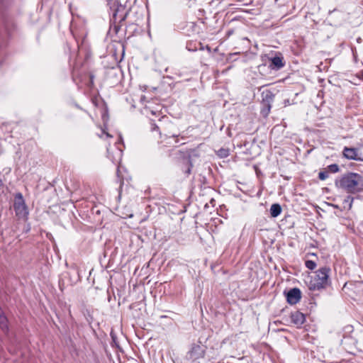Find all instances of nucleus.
Wrapping results in <instances>:
<instances>
[{"instance_id":"12","label":"nucleus","mask_w":363,"mask_h":363,"mask_svg":"<svg viewBox=\"0 0 363 363\" xmlns=\"http://www.w3.org/2000/svg\"><path fill=\"white\" fill-rule=\"evenodd\" d=\"M328 172L336 173L340 170L339 166L337 164H332L327 167Z\"/></svg>"},{"instance_id":"7","label":"nucleus","mask_w":363,"mask_h":363,"mask_svg":"<svg viewBox=\"0 0 363 363\" xmlns=\"http://www.w3.org/2000/svg\"><path fill=\"white\" fill-rule=\"evenodd\" d=\"M343 155L348 160H360L358 157V150L356 148L345 147L343 150Z\"/></svg>"},{"instance_id":"10","label":"nucleus","mask_w":363,"mask_h":363,"mask_svg":"<svg viewBox=\"0 0 363 363\" xmlns=\"http://www.w3.org/2000/svg\"><path fill=\"white\" fill-rule=\"evenodd\" d=\"M272 65L274 68L280 69L284 67V64L282 62V58L280 57H274L272 59Z\"/></svg>"},{"instance_id":"3","label":"nucleus","mask_w":363,"mask_h":363,"mask_svg":"<svg viewBox=\"0 0 363 363\" xmlns=\"http://www.w3.org/2000/svg\"><path fill=\"white\" fill-rule=\"evenodd\" d=\"M13 208L16 215L19 218H26L28 214L27 206L25 203L21 193H17L14 198Z\"/></svg>"},{"instance_id":"13","label":"nucleus","mask_w":363,"mask_h":363,"mask_svg":"<svg viewBox=\"0 0 363 363\" xmlns=\"http://www.w3.org/2000/svg\"><path fill=\"white\" fill-rule=\"evenodd\" d=\"M168 142L167 144L170 145H177V144L179 143V140L177 138V136L172 135L167 138Z\"/></svg>"},{"instance_id":"19","label":"nucleus","mask_w":363,"mask_h":363,"mask_svg":"<svg viewBox=\"0 0 363 363\" xmlns=\"http://www.w3.org/2000/svg\"><path fill=\"white\" fill-rule=\"evenodd\" d=\"M106 135L107 137H111V135H110L109 133H106Z\"/></svg>"},{"instance_id":"1","label":"nucleus","mask_w":363,"mask_h":363,"mask_svg":"<svg viewBox=\"0 0 363 363\" xmlns=\"http://www.w3.org/2000/svg\"><path fill=\"white\" fill-rule=\"evenodd\" d=\"M335 186L350 194L363 191V177L357 174L350 172L335 180Z\"/></svg>"},{"instance_id":"17","label":"nucleus","mask_w":363,"mask_h":363,"mask_svg":"<svg viewBox=\"0 0 363 363\" xmlns=\"http://www.w3.org/2000/svg\"><path fill=\"white\" fill-rule=\"evenodd\" d=\"M219 155L221 157H227L228 155V152L226 150L221 149L219 150Z\"/></svg>"},{"instance_id":"14","label":"nucleus","mask_w":363,"mask_h":363,"mask_svg":"<svg viewBox=\"0 0 363 363\" xmlns=\"http://www.w3.org/2000/svg\"><path fill=\"white\" fill-rule=\"evenodd\" d=\"M306 267L311 270L314 269L316 267V263L312 260H306L305 262Z\"/></svg>"},{"instance_id":"18","label":"nucleus","mask_w":363,"mask_h":363,"mask_svg":"<svg viewBox=\"0 0 363 363\" xmlns=\"http://www.w3.org/2000/svg\"><path fill=\"white\" fill-rule=\"evenodd\" d=\"M158 129V126L155 123H152L151 130H156Z\"/></svg>"},{"instance_id":"15","label":"nucleus","mask_w":363,"mask_h":363,"mask_svg":"<svg viewBox=\"0 0 363 363\" xmlns=\"http://www.w3.org/2000/svg\"><path fill=\"white\" fill-rule=\"evenodd\" d=\"M328 176L329 172L328 170L321 171L318 174V178L322 181L326 179L328 177Z\"/></svg>"},{"instance_id":"20","label":"nucleus","mask_w":363,"mask_h":363,"mask_svg":"<svg viewBox=\"0 0 363 363\" xmlns=\"http://www.w3.org/2000/svg\"><path fill=\"white\" fill-rule=\"evenodd\" d=\"M362 77L363 78V70L362 71Z\"/></svg>"},{"instance_id":"11","label":"nucleus","mask_w":363,"mask_h":363,"mask_svg":"<svg viewBox=\"0 0 363 363\" xmlns=\"http://www.w3.org/2000/svg\"><path fill=\"white\" fill-rule=\"evenodd\" d=\"M262 95L264 96V104H269V101L273 99V95L269 91H264Z\"/></svg>"},{"instance_id":"9","label":"nucleus","mask_w":363,"mask_h":363,"mask_svg":"<svg viewBox=\"0 0 363 363\" xmlns=\"http://www.w3.org/2000/svg\"><path fill=\"white\" fill-rule=\"evenodd\" d=\"M281 212V206L278 203H274L271 206L270 208V214L272 217L276 218L277 217Z\"/></svg>"},{"instance_id":"5","label":"nucleus","mask_w":363,"mask_h":363,"mask_svg":"<svg viewBox=\"0 0 363 363\" xmlns=\"http://www.w3.org/2000/svg\"><path fill=\"white\" fill-rule=\"evenodd\" d=\"M204 355V350L199 345L194 344L191 345V349L186 354V359L191 361H195L203 357Z\"/></svg>"},{"instance_id":"2","label":"nucleus","mask_w":363,"mask_h":363,"mask_svg":"<svg viewBox=\"0 0 363 363\" xmlns=\"http://www.w3.org/2000/svg\"><path fill=\"white\" fill-rule=\"evenodd\" d=\"M330 267H323L315 272L313 277H311L308 288L310 290L315 291L326 288L330 284L329 274Z\"/></svg>"},{"instance_id":"4","label":"nucleus","mask_w":363,"mask_h":363,"mask_svg":"<svg viewBox=\"0 0 363 363\" xmlns=\"http://www.w3.org/2000/svg\"><path fill=\"white\" fill-rule=\"evenodd\" d=\"M122 138L120 136L118 142L116 143L113 147L107 148L108 157L113 162L118 163L121 160L123 150L121 148Z\"/></svg>"},{"instance_id":"8","label":"nucleus","mask_w":363,"mask_h":363,"mask_svg":"<svg viewBox=\"0 0 363 363\" xmlns=\"http://www.w3.org/2000/svg\"><path fill=\"white\" fill-rule=\"evenodd\" d=\"M291 323L299 327L305 322V315L300 311H294L291 314Z\"/></svg>"},{"instance_id":"16","label":"nucleus","mask_w":363,"mask_h":363,"mask_svg":"<svg viewBox=\"0 0 363 363\" xmlns=\"http://www.w3.org/2000/svg\"><path fill=\"white\" fill-rule=\"evenodd\" d=\"M264 105L266 106V108L262 110V114L264 116H267L270 111L271 106L269 104H264Z\"/></svg>"},{"instance_id":"6","label":"nucleus","mask_w":363,"mask_h":363,"mask_svg":"<svg viewBox=\"0 0 363 363\" xmlns=\"http://www.w3.org/2000/svg\"><path fill=\"white\" fill-rule=\"evenodd\" d=\"M301 298V293L300 289L298 288H294L290 289L286 294V299L289 303L296 304Z\"/></svg>"}]
</instances>
